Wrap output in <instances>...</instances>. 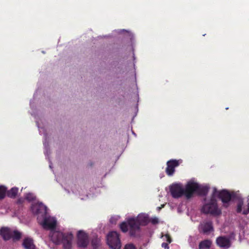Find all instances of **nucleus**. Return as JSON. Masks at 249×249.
I'll return each mask as SVG.
<instances>
[{
  "instance_id": "obj_18",
  "label": "nucleus",
  "mask_w": 249,
  "mask_h": 249,
  "mask_svg": "<svg viewBox=\"0 0 249 249\" xmlns=\"http://www.w3.org/2000/svg\"><path fill=\"white\" fill-rule=\"evenodd\" d=\"M18 189L17 187H13L11 188L7 193V196L11 198H14L16 196Z\"/></svg>"
},
{
  "instance_id": "obj_15",
  "label": "nucleus",
  "mask_w": 249,
  "mask_h": 249,
  "mask_svg": "<svg viewBox=\"0 0 249 249\" xmlns=\"http://www.w3.org/2000/svg\"><path fill=\"white\" fill-rule=\"evenodd\" d=\"M22 245L25 249H36L33 240L30 237L25 238L23 240Z\"/></svg>"
},
{
  "instance_id": "obj_21",
  "label": "nucleus",
  "mask_w": 249,
  "mask_h": 249,
  "mask_svg": "<svg viewBox=\"0 0 249 249\" xmlns=\"http://www.w3.org/2000/svg\"><path fill=\"white\" fill-rule=\"evenodd\" d=\"M6 193V188L3 186H0V199L4 198Z\"/></svg>"
},
{
  "instance_id": "obj_29",
  "label": "nucleus",
  "mask_w": 249,
  "mask_h": 249,
  "mask_svg": "<svg viewBox=\"0 0 249 249\" xmlns=\"http://www.w3.org/2000/svg\"><path fill=\"white\" fill-rule=\"evenodd\" d=\"M164 205L163 204V205H161V207H158V209H159V210H160L161 208L163 207H164Z\"/></svg>"
},
{
  "instance_id": "obj_31",
  "label": "nucleus",
  "mask_w": 249,
  "mask_h": 249,
  "mask_svg": "<svg viewBox=\"0 0 249 249\" xmlns=\"http://www.w3.org/2000/svg\"><path fill=\"white\" fill-rule=\"evenodd\" d=\"M50 168H52V165H51V164H50Z\"/></svg>"
},
{
  "instance_id": "obj_3",
  "label": "nucleus",
  "mask_w": 249,
  "mask_h": 249,
  "mask_svg": "<svg viewBox=\"0 0 249 249\" xmlns=\"http://www.w3.org/2000/svg\"><path fill=\"white\" fill-rule=\"evenodd\" d=\"M208 185H201L193 180H190L186 184V198L191 197L194 193L200 196H206L209 191Z\"/></svg>"
},
{
  "instance_id": "obj_5",
  "label": "nucleus",
  "mask_w": 249,
  "mask_h": 249,
  "mask_svg": "<svg viewBox=\"0 0 249 249\" xmlns=\"http://www.w3.org/2000/svg\"><path fill=\"white\" fill-rule=\"evenodd\" d=\"M107 244L111 249H121V242L119 233L112 231L108 233L107 236Z\"/></svg>"
},
{
  "instance_id": "obj_11",
  "label": "nucleus",
  "mask_w": 249,
  "mask_h": 249,
  "mask_svg": "<svg viewBox=\"0 0 249 249\" xmlns=\"http://www.w3.org/2000/svg\"><path fill=\"white\" fill-rule=\"evenodd\" d=\"M216 243L220 248L227 249L231 245V241L228 237L221 236L216 239Z\"/></svg>"
},
{
  "instance_id": "obj_14",
  "label": "nucleus",
  "mask_w": 249,
  "mask_h": 249,
  "mask_svg": "<svg viewBox=\"0 0 249 249\" xmlns=\"http://www.w3.org/2000/svg\"><path fill=\"white\" fill-rule=\"evenodd\" d=\"M0 235L4 240H8L12 237V231L7 227H2L0 230Z\"/></svg>"
},
{
  "instance_id": "obj_16",
  "label": "nucleus",
  "mask_w": 249,
  "mask_h": 249,
  "mask_svg": "<svg viewBox=\"0 0 249 249\" xmlns=\"http://www.w3.org/2000/svg\"><path fill=\"white\" fill-rule=\"evenodd\" d=\"M212 241L210 240H205L201 241L199 244V249H209L212 245Z\"/></svg>"
},
{
  "instance_id": "obj_19",
  "label": "nucleus",
  "mask_w": 249,
  "mask_h": 249,
  "mask_svg": "<svg viewBox=\"0 0 249 249\" xmlns=\"http://www.w3.org/2000/svg\"><path fill=\"white\" fill-rule=\"evenodd\" d=\"M91 245L93 249H97L101 245V239L97 237L93 238L91 241Z\"/></svg>"
},
{
  "instance_id": "obj_22",
  "label": "nucleus",
  "mask_w": 249,
  "mask_h": 249,
  "mask_svg": "<svg viewBox=\"0 0 249 249\" xmlns=\"http://www.w3.org/2000/svg\"><path fill=\"white\" fill-rule=\"evenodd\" d=\"M120 228L121 231L124 232H126L128 231V225L126 222H123L120 224Z\"/></svg>"
},
{
  "instance_id": "obj_2",
  "label": "nucleus",
  "mask_w": 249,
  "mask_h": 249,
  "mask_svg": "<svg viewBox=\"0 0 249 249\" xmlns=\"http://www.w3.org/2000/svg\"><path fill=\"white\" fill-rule=\"evenodd\" d=\"M127 222L129 227V233L132 236L136 235L137 232L140 231V226H145L149 222L148 214H139L137 218L130 217L127 219Z\"/></svg>"
},
{
  "instance_id": "obj_20",
  "label": "nucleus",
  "mask_w": 249,
  "mask_h": 249,
  "mask_svg": "<svg viewBox=\"0 0 249 249\" xmlns=\"http://www.w3.org/2000/svg\"><path fill=\"white\" fill-rule=\"evenodd\" d=\"M21 233L18 231H14L13 232H12V237L15 240H19L21 238Z\"/></svg>"
},
{
  "instance_id": "obj_8",
  "label": "nucleus",
  "mask_w": 249,
  "mask_h": 249,
  "mask_svg": "<svg viewBox=\"0 0 249 249\" xmlns=\"http://www.w3.org/2000/svg\"><path fill=\"white\" fill-rule=\"evenodd\" d=\"M77 244L80 248H85L89 244V237L88 234L83 231H79L77 233Z\"/></svg>"
},
{
  "instance_id": "obj_13",
  "label": "nucleus",
  "mask_w": 249,
  "mask_h": 249,
  "mask_svg": "<svg viewBox=\"0 0 249 249\" xmlns=\"http://www.w3.org/2000/svg\"><path fill=\"white\" fill-rule=\"evenodd\" d=\"M237 212L242 213L244 214H248L249 213V202H248L247 205H244L243 200H240L237 204Z\"/></svg>"
},
{
  "instance_id": "obj_1",
  "label": "nucleus",
  "mask_w": 249,
  "mask_h": 249,
  "mask_svg": "<svg viewBox=\"0 0 249 249\" xmlns=\"http://www.w3.org/2000/svg\"><path fill=\"white\" fill-rule=\"evenodd\" d=\"M41 218L38 216L37 220L42 227L47 230H50V236L51 240L56 245L62 244L64 249H71L73 235L71 231H62L55 230L57 220L54 217L45 216L42 221Z\"/></svg>"
},
{
  "instance_id": "obj_32",
  "label": "nucleus",
  "mask_w": 249,
  "mask_h": 249,
  "mask_svg": "<svg viewBox=\"0 0 249 249\" xmlns=\"http://www.w3.org/2000/svg\"><path fill=\"white\" fill-rule=\"evenodd\" d=\"M45 139H46V134L45 135Z\"/></svg>"
},
{
  "instance_id": "obj_24",
  "label": "nucleus",
  "mask_w": 249,
  "mask_h": 249,
  "mask_svg": "<svg viewBox=\"0 0 249 249\" xmlns=\"http://www.w3.org/2000/svg\"><path fill=\"white\" fill-rule=\"evenodd\" d=\"M124 249H136V248L134 244L129 243L124 246Z\"/></svg>"
},
{
  "instance_id": "obj_23",
  "label": "nucleus",
  "mask_w": 249,
  "mask_h": 249,
  "mask_svg": "<svg viewBox=\"0 0 249 249\" xmlns=\"http://www.w3.org/2000/svg\"><path fill=\"white\" fill-rule=\"evenodd\" d=\"M25 198L28 201H32L35 199L36 196L33 194L29 193L25 195Z\"/></svg>"
},
{
  "instance_id": "obj_30",
  "label": "nucleus",
  "mask_w": 249,
  "mask_h": 249,
  "mask_svg": "<svg viewBox=\"0 0 249 249\" xmlns=\"http://www.w3.org/2000/svg\"><path fill=\"white\" fill-rule=\"evenodd\" d=\"M124 31H126V30H125L124 29H123V30H120V32H124Z\"/></svg>"
},
{
  "instance_id": "obj_26",
  "label": "nucleus",
  "mask_w": 249,
  "mask_h": 249,
  "mask_svg": "<svg viewBox=\"0 0 249 249\" xmlns=\"http://www.w3.org/2000/svg\"><path fill=\"white\" fill-rule=\"evenodd\" d=\"M151 222L153 224H156L159 223V219L157 217H153L149 219V222Z\"/></svg>"
},
{
  "instance_id": "obj_27",
  "label": "nucleus",
  "mask_w": 249,
  "mask_h": 249,
  "mask_svg": "<svg viewBox=\"0 0 249 249\" xmlns=\"http://www.w3.org/2000/svg\"><path fill=\"white\" fill-rule=\"evenodd\" d=\"M36 124L37 125V126L38 127V129H39V133L41 134V133H42V131H44V128H41V127H40L38 125V122H36Z\"/></svg>"
},
{
  "instance_id": "obj_7",
  "label": "nucleus",
  "mask_w": 249,
  "mask_h": 249,
  "mask_svg": "<svg viewBox=\"0 0 249 249\" xmlns=\"http://www.w3.org/2000/svg\"><path fill=\"white\" fill-rule=\"evenodd\" d=\"M212 195L213 197H214L215 199L216 197H218L222 201L225 207L228 206V203L230 201L231 197V194L227 190H223L218 192L216 188H213Z\"/></svg>"
},
{
  "instance_id": "obj_4",
  "label": "nucleus",
  "mask_w": 249,
  "mask_h": 249,
  "mask_svg": "<svg viewBox=\"0 0 249 249\" xmlns=\"http://www.w3.org/2000/svg\"><path fill=\"white\" fill-rule=\"evenodd\" d=\"M201 211L205 213H210L215 215L221 213V210L217 207L216 199L213 197V195L210 200L203 205Z\"/></svg>"
},
{
  "instance_id": "obj_28",
  "label": "nucleus",
  "mask_w": 249,
  "mask_h": 249,
  "mask_svg": "<svg viewBox=\"0 0 249 249\" xmlns=\"http://www.w3.org/2000/svg\"><path fill=\"white\" fill-rule=\"evenodd\" d=\"M43 144H44V147H45V148H46V149H47V144H46V142H44Z\"/></svg>"
},
{
  "instance_id": "obj_9",
  "label": "nucleus",
  "mask_w": 249,
  "mask_h": 249,
  "mask_svg": "<svg viewBox=\"0 0 249 249\" xmlns=\"http://www.w3.org/2000/svg\"><path fill=\"white\" fill-rule=\"evenodd\" d=\"M47 207L41 202L33 204L31 207L33 213L36 215L44 216L47 213Z\"/></svg>"
},
{
  "instance_id": "obj_10",
  "label": "nucleus",
  "mask_w": 249,
  "mask_h": 249,
  "mask_svg": "<svg viewBox=\"0 0 249 249\" xmlns=\"http://www.w3.org/2000/svg\"><path fill=\"white\" fill-rule=\"evenodd\" d=\"M179 165L178 161L176 160H171L167 162L166 172L169 176H172L175 172V168Z\"/></svg>"
},
{
  "instance_id": "obj_17",
  "label": "nucleus",
  "mask_w": 249,
  "mask_h": 249,
  "mask_svg": "<svg viewBox=\"0 0 249 249\" xmlns=\"http://www.w3.org/2000/svg\"><path fill=\"white\" fill-rule=\"evenodd\" d=\"M162 238L164 240L166 241L168 243H163L161 244V247L165 249H169V247L168 246V244L170 243L172 241L171 238L170 237L168 234H165L164 235L162 236Z\"/></svg>"
},
{
  "instance_id": "obj_25",
  "label": "nucleus",
  "mask_w": 249,
  "mask_h": 249,
  "mask_svg": "<svg viewBox=\"0 0 249 249\" xmlns=\"http://www.w3.org/2000/svg\"><path fill=\"white\" fill-rule=\"evenodd\" d=\"M119 218V216H112L110 219V222L112 224H115Z\"/></svg>"
},
{
  "instance_id": "obj_6",
  "label": "nucleus",
  "mask_w": 249,
  "mask_h": 249,
  "mask_svg": "<svg viewBox=\"0 0 249 249\" xmlns=\"http://www.w3.org/2000/svg\"><path fill=\"white\" fill-rule=\"evenodd\" d=\"M170 192L171 196L175 198H178L183 195L186 197V185L184 188L181 183H174L170 186Z\"/></svg>"
},
{
  "instance_id": "obj_12",
  "label": "nucleus",
  "mask_w": 249,
  "mask_h": 249,
  "mask_svg": "<svg viewBox=\"0 0 249 249\" xmlns=\"http://www.w3.org/2000/svg\"><path fill=\"white\" fill-rule=\"evenodd\" d=\"M199 230L204 233H209L211 231H213L212 222L208 221L201 223L199 226Z\"/></svg>"
}]
</instances>
